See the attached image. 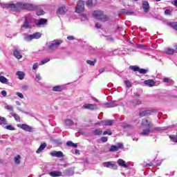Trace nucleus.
I'll list each match as a JSON object with an SVG mask.
<instances>
[{"label": "nucleus", "mask_w": 177, "mask_h": 177, "mask_svg": "<svg viewBox=\"0 0 177 177\" xmlns=\"http://www.w3.org/2000/svg\"><path fill=\"white\" fill-rule=\"evenodd\" d=\"M21 89L23 91H27V89H28V86L24 85V86H21Z\"/></svg>", "instance_id": "obj_55"}, {"label": "nucleus", "mask_w": 177, "mask_h": 177, "mask_svg": "<svg viewBox=\"0 0 177 177\" xmlns=\"http://www.w3.org/2000/svg\"><path fill=\"white\" fill-rule=\"evenodd\" d=\"M40 64H38V62H36L33 64V66H32V70H37V68H38L39 67Z\"/></svg>", "instance_id": "obj_45"}, {"label": "nucleus", "mask_w": 177, "mask_h": 177, "mask_svg": "<svg viewBox=\"0 0 177 177\" xmlns=\"http://www.w3.org/2000/svg\"><path fill=\"white\" fill-rule=\"evenodd\" d=\"M18 128H21V129H23L24 131H26V132H32V127H30L28 124H17Z\"/></svg>", "instance_id": "obj_8"}, {"label": "nucleus", "mask_w": 177, "mask_h": 177, "mask_svg": "<svg viewBox=\"0 0 177 177\" xmlns=\"http://www.w3.org/2000/svg\"><path fill=\"white\" fill-rule=\"evenodd\" d=\"M16 74L18 76L19 80H24V75H26V73H24V72L18 71Z\"/></svg>", "instance_id": "obj_29"}, {"label": "nucleus", "mask_w": 177, "mask_h": 177, "mask_svg": "<svg viewBox=\"0 0 177 177\" xmlns=\"http://www.w3.org/2000/svg\"><path fill=\"white\" fill-rule=\"evenodd\" d=\"M93 16L95 19L97 20H101V21H107L109 20V17L107 15H103V11L95 10L93 12Z\"/></svg>", "instance_id": "obj_3"}, {"label": "nucleus", "mask_w": 177, "mask_h": 177, "mask_svg": "<svg viewBox=\"0 0 177 177\" xmlns=\"http://www.w3.org/2000/svg\"><path fill=\"white\" fill-rule=\"evenodd\" d=\"M141 103H142V102L138 100L136 102H135V104H140Z\"/></svg>", "instance_id": "obj_62"}, {"label": "nucleus", "mask_w": 177, "mask_h": 177, "mask_svg": "<svg viewBox=\"0 0 177 177\" xmlns=\"http://www.w3.org/2000/svg\"><path fill=\"white\" fill-rule=\"evenodd\" d=\"M118 164L120 167H123V168H128V165L125 162V161L122 159L118 160Z\"/></svg>", "instance_id": "obj_20"}, {"label": "nucleus", "mask_w": 177, "mask_h": 177, "mask_svg": "<svg viewBox=\"0 0 177 177\" xmlns=\"http://www.w3.org/2000/svg\"><path fill=\"white\" fill-rule=\"evenodd\" d=\"M64 124L66 127H71L74 125V122L72 120L66 119L64 120Z\"/></svg>", "instance_id": "obj_27"}, {"label": "nucleus", "mask_w": 177, "mask_h": 177, "mask_svg": "<svg viewBox=\"0 0 177 177\" xmlns=\"http://www.w3.org/2000/svg\"><path fill=\"white\" fill-rule=\"evenodd\" d=\"M169 26L170 27H172V28H174V30H177V23L176 22H169Z\"/></svg>", "instance_id": "obj_37"}, {"label": "nucleus", "mask_w": 177, "mask_h": 177, "mask_svg": "<svg viewBox=\"0 0 177 177\" xmlns=\"http://www.w3.org/2000/svg\"><path fill=\"white\" fill-rule=\"evenodd\" d=\"M93 135H96V136L102 135V133H103V131H102L100 129H95L93 131Z\"/></svg>", "instance_id": "obj_35"}, {"label": "nucleus", "mask_w": 177, "mask_h": 177, "mask_svg": "<svg viewBox=\"0 0 177 177\" xmlns=\"http://www.w3.org/2000/svg\"><path fill=\"white\" fill-rule=\"evenodd\" d=\"M81 20L82 21H85L86 20H88V18L86 17V15L82 14L81 15Z\"/></svg>", "instance_id": "obj_47"}, {"label": "nucleus", "mask_w": 177, "mask_h": 177, "mask_svg": "<svg viewBox=\"0 0 177 177\" xmlns=\"http://www.w3.org/2000/svg\"><path fill=\"white\" fill-rule=\"evenodd\" d=\"M2 8H7V9H10L14 12H19L21 9H31L32 6L31 4H27L24 3H17L16 4L13 3H3L1 4Z\"/></svg>", "instance_id": "obj_1"}, {"label": "nucleus", "mask_w": 177, "mask_h": 177, "mask_svg": "<svg viewBox=\"0 0 177 177\" xmlns=\"http://www.w3.org/2000/svg\"><path fill=\"white\" fill-rule=\"evenodd\" d=\"M141 129L142 131L140 132V135L142 136H147V135H149V133H151V132L154 131V128H153V123L147 119H142L141 122Z\"/></svg>", "instance_id": "obj_2"}, {"label": "nucleus", "mask_w": 177, "mask_h": 177, "mask_svg": "<svg viewBox=\"0 0 177 177\" xmlns=\"http://www.w3.org/2000/svg\"><path fill=\"white\" fill-rule=\"evenodd\" d=\"M50 176L52 177H57V176H63L61 171H53L49 173Z\"/></svg>", "instance_id": "obj_18"}, {"label": "nucleus", "mask_w": 177, "mask_h": 177, "mask_svg": "<svg viewBox=\"0 0 177 177\" xmlns=\"http://www.w3.org/2000/svg\"><path fill=\"white\" fill-rule=\"evenodd\" d=\"M93 5V1L92 0H88L87 2H86V6H88V8H91Z\"/></svg>", "instance_id": "obj_50"}, {"label": "nucleus", "mask_w": 177, "mask_h": 177, "mask_svg": "<svg viewBox=\"0 0 177 177\" xmlns=\"http://www.w3.org/2000/svg\"><path fill=\"white\" fill-rule=\"evenodd\" d=\"M117 106H118V103H117V102L115 101H112L106 104V107H109V108L115 107Z\"/></svg>", "instance_id": "obj_26"}, {"label": "nucleus", "mask_w": 177, "mask_h": 177, "mask_svg": "<svg viewBox=\"0 0 177 177\" xmlns=\"http://www.w3.org/2000/svg\"><path fill=\"white\" fill-rule=\"evenodd\" d=\"M77 146L78 145L74 142H73V145H72V147H75V149H76V147H77Z\"/></svg>", "instance_id": "obj_61"}, {"label": "nucleus", "mask_w": 177, "mask_h": 177, "mask_svg": "<svg viewBox=\"0 0 177 177\" xmlns=\"http://www.w3.org/2000/svg\"><path fill=\"white\" fill-rule=\"evenodd\" d=\"M1 95L2 96H6V95H8V93H6V91H1Z\"/></svg>", "instance_id": "obj_57"}, {"label": "nucleus", "mask_w": 177, "mask_h": 177, "mask_svg": "<svg viewBox=\"0 0 177 177\" xmlns=\"http://www.w3.org/2000/svg\"><path fill=\"white\" fill-rule=\"evenodd\" d=\"M14 56L16 57V59H18V60H20V59L23 57L21 53L17 49L14 50Z\"/></svg>", "instance_id": "obj_19"}, {"label": "nucleus", "mask_w": 177, "mask_h": 177, "mask_svg": "<svg viewBox=\"0 0 177 177\" xmlns=\"http://www.w3.org/2000/svg\"><path fill=\"white\" fill-rule=\"evenodd\" d=\"M130 70H133V71H139V66H131L129 67Z\"/></svg>", "instance_id": "obj_40"}, {"label": "nucleus", "mask_w": 177, "mask_h": 177, "mask_svg": "<svg viewBox=\"0 0 177 177\" xmlns=\"http://www.w3.org/2000/svg\"><path fill=\"white\" fill-rule=\"evenodd\" d=\"M82 109H87L88 110H96L97 109V106H96L95 104H84L82 106Z\"/></svg>", "instance_id": "obj_11"}, {"label": "nucleus", "mask_w": 177, "mask_h": 177, "mask_svg": "<svg viewBox=\"0 0 177 177\" xmlns=\"http://www.w3.org/2000/svg\"><path fill=\"white\" fill-rule=\"evenodd\" d=\"M102 165L105 168H110V169H118V165L114 162H104Z\"/></svg>", "instance_id": "obj_6"}, {"label": "nucleus", "mask_w": 177, "mask_h": 177, "mask_svg": "<svg viewBox=\"0 0 177 177\" xmlns=\"http://www.w3.org/2000/svg\"><path fill=\"white\" fill-rule=\"evenodd\" d=\"M138 73H140V74H147V70H146L145 68H139Z\"/></svg>", "instance_id": "obj_41"}, {"label": "nucleus", "mask_w": 177, "mask_h": 177, "mask_svg": "<svg viewBox=\"0 0 177 177\" xmlns=\"http://www.w3.org/2000/svg\"><path fill=\"white\" fill-rule=\"evenodd\" d=\"M63 89H64V86H55L53 88L54 92H62Z\"/></svg>", "instance_id": "obj_23"}, {"label": "nucleus", "mask_w": 177, "mask_h": 177, "mask_svg": "<svg viewBox=\"0 0 177 177\" xmlns=\"http://www.w3.org/2000/svg\"><path fill=\"white\" fill-rule=\"evenodd\" d=\"M46 147V143L43 142L41 144L38 149L36 151L37 154H39Z\"/></svg>", "instance_id": "obj_21"}, {"label": "nucleus", "mask_w": 177, "mask_h": 177, "mask_svg": "<svg viewBox=\"0 0 177 177\" xmlns=\"http://www.w3.org/2000/svg\"><path fill=\"white\" fill-rule=\"evenodd\" d=\"M144 84L145 86H149V88H151L156 86V82H154V80H145L144 82Z\"/></svg>", "instance_id": "obj_14"}, {"label": "nucleus", "mask_w": 177, "mask_h": 177, "mask_svg": "<svg viewBox=\"0 0 177 177\" xmlns=\"http://www.w3.org/2000/svg\"><path fill=\"white\" fill-rule=\"evenodd\" d=\"M10 114L12 117H14L15 120L17 121V122H20V116L16 113L11 112Z\"/></svg>", "instance_id": "obj_32"}, {"label": "nucleus", "mask_w": 177, "mask_h": 177, "mask_svg": "<svg viewBox=\"0 0 177 177\" xmlns=\"http://www.w3.org/2000/svg\"><path fill=\"white\" fill-rule=\"evenodd\" d=\"M169 138L172 142H174V143H177V136L172 135L169 136Z\"/></svg>", "instance_id": "obj_39"}, {"label": "nucleus", "mask_w": 177, "mask_h": 177, "mask_svg": "<svg viewBox=\"0 0 177 177\" xmlns=\"http://www.w3.org/2000/svg\"><path fill=\"white\" fill-rule=\"evenodd\" d=\"M4 109H6V110H8V111H13L14 110L13 106L9 105L6 103L4 104Z\"/></svg>", "instance_id": "obj_33"}, {"label": "nucleus", "mask_w": 177, "mask_h": 177, "mask_svg": "<svg viewBox=\"0 0 177 177\" xmlns=\"http://www.w3.org/2000/svg\"><path fill=\"white\" fill-rule=\"evenodd\" d=\"M114 123V121L113 120H104L102 121V125H106V126H111Z\"/></svg>", "instance_id": "obj_31"}, {"label": "nucleus", "mask_w": 177, "mask_h": 177, "mask_svg": "<svg viewBox=\"0 0 177 177\" xmlns=\"http://www.w3.org/2000/svg\"><path fill=\"white\" fill-rule=\"evenodd\" d=\"M163 53H165L166 55H174V53H176L175 51V48L167 47L165 48Z\"/></svg>", "instance_id": "obj_12"}, {"label": "nucleus", "mask_w": 177, "mask_h": 177, "mask_svg": "<svg viewBox=\"0 0 177 177\" xmlns=\"http://www.w3.org/2000/svg\"><path fill=\"white\" fill-rule=\"evenodd\" d=\"M50 154L52 156V157H62L63 156V152L60 151H53L50 153Z\"/></svg>", "instance_id": "obj_17"}, {"label": "nucleus", "mask_w": 177, "mask_h": 177, "mask_svg": "<svg viewBox=\"0 0 177 177\" xmlns=\"http://www.w3.org/2000/svg\"><path fill=\"white\" fill-rule=\"evenodd\" d=\"M0 125H2L3 128L8 125V121L6 120V118L0 117Z\"/></svg>", "instance_id": "obj_22"}, {"label": "nucleus", "mask_w": 177, "mask_h": 177, "mask_svg": "<svg viewBox=\"0 0 177 177\" xmlns=\"http://www.w3.org/2000/svg\"><path fill=\"white\" fill-rule=\"evenodd\" d=\"M24 41L27 42H30V41H32V35H24Z\"/></svg>", "instance_id": "obj_30"}, {"label": "nucleus", "mask_w": 177, "mask_h": 177, "mask_svg": "<svg viewBox=\"0 0 177 177\" xmlns=\"http://www.w3.org/2000/svg\"><path fill=\"white\" fill-rule=\"evenodd\" d=\"M151 113H153V111L148 110V111H143L140 113V117H145V115H149Z\"/></svg>", "instance_id": "obj_28"}, {"label": "nucleus", "mask_w": 177, "mask_h": 177, "mask_svg": "<svg viewBox=\"0 0 177 177\" xmlns=\"http://www.w3.org/2000/svg\"><path fill=\"white\" fill-rule=\"evenodd\" d=\"M171 13H172V10L169 9H167L165 10V15H171Z\"/></svg>", "instance_id": "obj_52"}, {"label": "nucleus", "mask_w": 177, "mask_h": 177, "mask_svg": "<svg viewBox=\"0 0 177 177\" xmlns=\"http://www.w3.org/2000/svg\"><path fill=\"white\" fill-rule=\"evenodd\" d=\"M85 9V3L83 1H79L77 2V6L75 9L76 13H82Z\"/></svg>", "instance_id": "obj_5"}, {"label": "nucleus", "mask_w": 177, "mask_h": 177, "mask_svg": "<svg viewBox=\"0 0 177 177\" xmlns=\"http://www.w3.org/2000/svg\"><path fill=\"white\" fill-rule=\"evenodd\" d=\"M15 103L17 106H21V102H20L19 101H16Z\"/></svg>", "instance_id": "obj_60"}, {"label": "nucleus", "mask_w": 177, "mask_h": 177, "mask_svg": "<svg viewBox=\"0 0 177 177\" xmlns=\"http://www.w3.org/2000/svg\"><path fill=\"white\" fill-rule=\"evenodd\" d=\"M48 23V20L46 19H40L37 20V27H42V26H45Z\"/></svg>", "instance_id": "obj_16"}, {"label": "nucleus", "mask_w": 177, "mask_h": 177, "mask_svg": "<svg viewBox=\"0 0 177 177\" xmlns=\"http://www.w3.org/2000/svg\"><path fill=\"white\" fill-rule=\"evenodd\" d=\"M74 175V167L64 171L63 176H73Z\"/></svg>", "instance_id": "obj_10"}, {"label": "nucleus", "mask_w": 177, "mask_h": 177, "mask_svg": "<svg viewBox=\"0 0 177 177\" xmlns=\"http://www.w3.org/2000/svg\"><path fill=\"white\" fill-rule=\"evenodd\" d=\"M61 44H63V41L62 40H54L49 43L48 49H56V48H59Z\"/></svg>", "instance_id": "obj_4"}, {"label": "nucleus", "mask_w": 177, "mask_h": 177, "mask_svg": "<svg viewBox=\"0 0 177 177\" xmlns=\"http://www.w3.org/2000/svg\"><path fill=\"white\" fill-rule=\"evenodd\" d=\"M45 12L43 11V10H37L36 12V15L37 16H42V15H44Z\"/></svg>", "instance_id": "obj_42"}, {"label": "nucleus", "mask_w": 177, "mask_h": 177, "mask_svg": "<svg viewBox=\"0 0 177 177\" xmlns=\"http://www.w3.org/2000/svg\"><path fill=\"white\" fill-rule=\"evenodd\" d=\"M66 12H67L66 7H59L57 10V15H58L59 16H62L63 15H66Z\"/></svg>", "instance_id": "obj_15"}, {"label": "nucleus", "mask_w": 177, "mask_h": 177, "mask_svg": "<svg viewBox=\"0 0 177 177\" xmlns=\"http://www.w3.org/2000/svg\"><path fill=\"white\" fill-rule=\"evenodd\" d=\"M16 95H17V96H18V97L19 99H23L24 97V95H23V93H21L20 92H17Z\"/></svg>", "instance_id": "obj_46"}, {"label": "nucleus", "mask_w": 177, "mask_h": 177, "mask_svg": "<svg viewBox=\"0 0 177 177\" xmlns=\"http://www.w3.org/2000/svg\"><path fill=\"white\" fill-rule=\"evenodd\" d=\"M41 36H42V34L39 32H37L32 35V37L33 39H39V38H41Z\"/></svg>", "instance_id": "obj_25"}, {"label": "nucleus", "mask_w": 177, "mask_h": 177, "mask_svg": "<svg viewBox=\"0 0 177 177\" xmlns=\"http://www.w3.org/2000/svg\"><path fill=\"white\" fill-rule=\"evenodd\" d=\"M50 59H42L40 62V66H44V64H46V63H48V62H49Z\"/></svg>", "instance_id": "obj_43"}, {"label": "nucleus", "mask_w": 177, "mask_h": 177, "mask_svg": "<svg viewBox=\"0 0 177 177\" xmlns=\"http://www.w3.org/2000/svg\"><path fill=\"white\" fill-rule=\"evenodd\" d=\"M67 146H70L71 147H73V142L71 141H68L66 142Z\"/></svg>", "instance_id": "obj_56"}, {"label": "nucleus", "mask_w": 177, "mask_h": 177, "mask_svg": "<svg viewBox=\"0 0 177 177\" xmlns=\"http://www.w3.org/2000/svg\"><path fill=\"white\" fill-rule=\"evenodd\" d=\"M142 9L145 13L149 12V9H150V5L149 4V1H142Z\"/></svg>", "instance_id": "obj_13"}, {"label": "nucleus", "mask_w": 177, "mask_h": 177, "mask_svg": "<svg viewBox=\"0 0 177 177\" xmlns=\"http://www.w3.org/2000/svg\"><path fill=\"white\" fill-rule=\"evenodd\" d=\"M126 15H128L129 16H131V15H133V12L127 11Z\"/></svg>", "instance_id": "obj_58"}, {"label": "nucleus", "mask_w": 177, "mask_h": 177, "mask_svg": "<svg viewBox=\"0 0 177 177\" xmlns=\"http://www.w3.org/2000/svg\"><path fill=\"white\" fill-rule=\"evenodd\" d=\"M86 63H87V64H89L90 66H95V63H96V61L87 60Z\"/></svg>", "instance_id": "obj_49"}, {"label": "nucleus", "mask_w": 177, "mask_h": 177, "mask_svg": "<svg viewBox=\"0 0 177 177\" xmlns=\"http://www.w3.org/2000/svg\"><path fill=\"white\" fill-rule=\"evenodd\" d=\"M32 21H34V19H28V18L26 17L24 24L23 25L24 28H32L34 27Z\"/></svg>", "instance_id": "obj_7"}, {"label": "nucleus", "mask_w": 177, "mask_h": 177, "mask_svg": "<svg viewBox=\"0 0 177 177\" xmlns=\"http://www.w3.org/2000/svg\"><path fill=\"white\" fill-rule=\"evenodd\" d=\"M20 160H21V156H20V155H17V156H15L14 158V161H15V164H17V165H19V164H20Z\"/></svg>", "instance_id": "obj_34"}, {"label": "nucleus", "mask_w": 177, "mask_h": 177, "mask_svg": "<svg viewBox=\"0 0 177 177\" xmlns=\"http://www.w3.org/2000/svg\"><path fill=\"white\" fill-rule=\"evenodd\" d=\"M42 80V77H41V75L39 73L36 74V78L35 80L37 82H39V81H41Z\"/></svg>", "instance_id": "obj_44"}, {"label": "nucleus", "mask_w": 177, "mask_h": 177, "mask_svg": "<svg viewBox=\"0 0 177 177\" xmlns=\"http://www.w3.org/2000/svg\"><path fill=\"white\" fill-rule=\"evenodd\" d=\"M3 128L5 129H8V131H15V127L12 125L6 124Z\"/></svg>", "instance_id": "obj_38"}, {"label": "nucleus", "mask_w": 177, "mask_h": 177, "mask_svg": "<svg viewBox=\"0 0 177 177\" xmlns=\"http://www.w3.org/2000/svg\"><path fill=\"white\" fill-rule=\"evenodd\" d=\"M108 140H109V138H107V137H102V138H101V141L103 143H106V142H107Z\"/></svg>", "instance_id": "obj_53"}, {"label": "nucleus", "mask_w": 177, "mask_h": 177, "mask_svg": "<svg viewBox=\"0 0 177 177\" xmlns=\"http://www.w3.org/2000/svg\"><path fill=\"white\" fill-rule=\"evenodd\" d=\"M113 134V133H111V131H104L103 132V135H109V136H111Z\"/></svg>", "instance_id": "obj_51"}, {"label": "nucleus", "mask_w": 177, "mask_h": 177, "mask_svg": "<svg viewBox=\"0 0 177 177\" xmlns=\"http://www.w3.org/2000/svg\"><path fill=\"white\" fill-rule=\"evenodd\" d=\"M67 39H68L69 41H73L75 39V38L74 37V36H68Z\"/></svg>", "instance_id": "obj_54"}, {"label": "nucleus", "mask_w": 177, "mask_h": 177, "mask_svg": "<svg viewBox=\"0 0 177 177\" xmlns=\"http://www.w3.org/2000/svg\"><path fill=\"white\" fill-rule=\"evenodd\" d=\"M95 27H96V28H102V25H100V24H95Z\"/></svg>", "instance_id": "obj_59"}, {"label": "nucleus", "mask_w": 177, "mask_h": 177, "mask_svg": "<svg viewBox=\"0 0 177 177\" xmlns=\"http://www.w3.org/2000/svg\"><path fill=\"white\" fill-rule=\"evenodd\" d=\"M162 82L167 84V85H172L174 84V81L168 77H165L162 80Z\"/></svg>", "instance_id": "obj_24"}, {"label": "nucleus", "mask_w": 177, "mask_h": 177, "mask_svg": "<svg viewBox=\"0 0 177 177\" xmlns=\"http://www.w3.org/2000/svg\"><path fill=\"white\" fill-rule=\"evenodd\" d=\"M124 84L127 86V88H131V86H132V84H131V82H129L128 80H125Z\"/></svg>", "instance_id": "obj_48"}, {"label": "nucleus", "mask_w": 177, "mask_h": 177, "mask_svg": "<svg viewBox=\"0 0 177 177\" xmlns=\"http://www.w3.org/2000/svg\"><path fill=\"white\" fill-rule=\"evenodd\" d=\"M122 147H124L122 143H118L117 146L112 145L109 149V151H118V150H120V149H122Z\"/></svg>", "instance_id": "obj_9"}, {"label": "nucleus", "mask_w": 177, "mask_h": 177, "mask_svg": "<svg viewBox=\"0 0 177 177\" xmlns=\"http://www.w3.org/2000/svg\"><path fill=\"white\" fill-rule=\"evenodd\" d=\"M174 50L177 53V44L174 46Z\"/></svg>", "instance_id": "obj_63"}, {"label": "nucleus", "mask_w": 177, "mask_h": 177, "mask_svg": "<svg viewBox=\"0 0 177 177\" xmlns=\"http://www.w3.org/2000/svg\"><path fill=\"white\" fill-rule=\"evenodd\" d=\"M138 48H143V45H142V44H138Z\"/></svg>", "instance_id": "obj_64"}, {"label": "nucleus", "mask_w": 177, "mask_h": 177, "mask_svg": "<svg viewBox=\"0 0 177 177\" xmlns=\"http://www.w3.org/2000/svg\"><path fill=\"white\" fill-rule=\"evenodd\" d=\"M0 82H1V84H8V80L6 77L0 75Z\"/></svg>", "instance_id": "obj_36"}]
</instances>
